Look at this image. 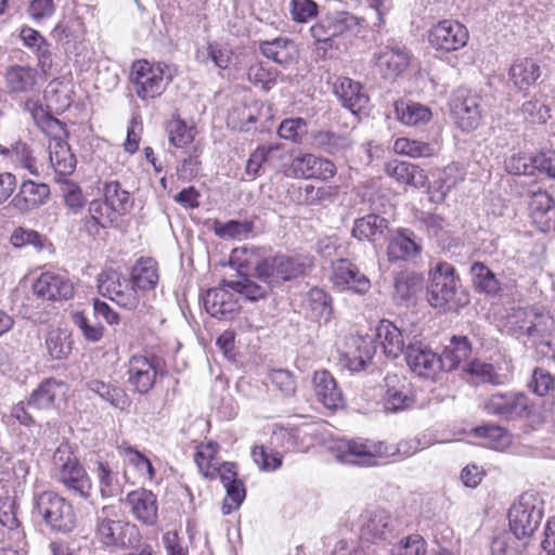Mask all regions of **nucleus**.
<instances>
[{
    "label": "nucleus",
    "mask_w": 555,
    "mask_h": 555,
    "mask_svg": "<svg viewBox=\"0 0 555 555\" xmlns=\"http://www.w3.org/2000/svg\"><path fill=\"white\" fill-rule=\"evenodd\" d=\"M506 327L517 338H526L541 357L555 359V320L544 308L514 309L507 315Z\"/></svg>",
    "instance_id": "f257e3e1"
},
{
    "label": "nucleus",
    "mask_w": 555,
    "mask_h": 555,
    "mask_svg": "<svg viewBox=\"0 0 555 555\" xmlns=\"http://www.w3.org/2000/svg\"><path fill=\"white\" fill-rule=\"evenodd\" d=\"M232 261L238 264L240 270L254 268L259 281L272 284L296 279L306 271V263L299 257L276 255L261 259L260 250L254 247L234 249Z\"/></svg>",
    "instance_id": "f03ea898"
},
{
    "label": "nucleus",
    "mask_w": 555,
    "mask_h": 555,
    "mask_svg": "<svg viewBox=\"0 0 555 555\" xmlns=\"http://www.w3.org/2000/svg\"><path fill=\"white\" fill-rule=\"evenodd\" d=\"M52 477L72 495L89 499L92 483L85 467L68 446H60L52 457Z\"/></svg>",
    "instance_id": "7ed1b4c3"
},
{
    "label": "nucleus",
    "mask_w": 555,
    "mask_h": 555,
    "mask_svg": "<svg viewBox=\"0 0 555 555\" xmlns=\"http://www.w3.org/2000/svg\"><path fill=\"white\" fill-rule=\"evenodd\" d=\"M332 451L338 462L359 466H373L379 459L390 456L389 448L382 441L364 438L334 441Z\"/></svg>",
    "instance_id": "20e7f679"
},
{
    "label": "nucleus",
    "mask_w": 555,
    "mask_h": 555,
    "mask_svg": "<svg viewBox=\"0 0 555 555\" xmlns=\"http://www.w3.org/2000/svg\"><path fill=\"white\" fill-rule=\"evenodd\" d=\"M543 517L542 501L533 492L522 493L508 511L511 532L518 540H528Z\"/></svg>",
    "instance_id": "39448f33"
},
{
    "label": "nucleus",
    "mask_w": 555,
    "mask_h": 555,
    "mask_svg": "<svg viewBox=\"0 0 555 555\" xmlns=\"http://www.w3.org/2000/svg\"><path fill=\"white\" fill-rule=\"evenodd\" d=\"M34 512L54 531L69 532L75 527L73 506L53 491H43L34 496Z\"/></svg>",
    "instance_id": "423d86ee"
},
{
    "label": "nucleus",
    "mask_w": 555,
    "mask_h": 555,
    "mask_svg": "<svg viewBox=\"0 0 555 555\" xmlns=\"http://www.w3.org/2000/svg\"><path fill=\"white\" fill-rule=\"evenodd\" d=\"M362 22L363 20L349 12H333L315 23L310 28V33L317 41L333 46L338 38L347 39L357 36L362 27Z\"/></svg>",
    "instance_id": "0eeeda50"
},
{
    "label": "nucleus",
    "mask_w": 555,
    "mask_h": 555,
    "mask_svg": "<svg viewBox=\"0 0 555 555\" xmlns=\"http://www.w3.org/2000/svg\"><path fill=\"white\" fill-rule=\"evenodd\" d=\"M139 260L133 266L131 280L128 281L122 279L121 275L115 270H105L98 278V289L99 293L109 298L120 307L126 309H134L139 304L135 285L139 280V275L135 273V268Z\"/></svg>",
    "instance_id": "6e6552de"
},
{
    "label": "nucleus",
    "mask_w": 555,
    "mask_h": 555,
    "mask_svg": "<svg viewBox=\"0 0 555 555\" xmlns=\"http://www.w3.org/2000/svg\"><path fill=\"white\" fill-rule=\"evenodd\" d=\"M111 507L105 506L98 513L96 535L106 546L137 550L139 530L135 525L109 518Z\"/></svg>",
    "instance_id": "1a4fd4ad"
},
{
    "label": "nucleus",
    "mask_w": 555,
    "mask_h": 555,
    "mask_svg": "<svg viewBox=\"0 0 555 555\" xmlns=\"http://www.w3.org/2000/svg\"><path fill=\"white\" fill-rule=\"evenodd\" d=\"M428 301L435 308L450 306L457 292L459 281L454 268L448 262H438L429 272Z\"/></svg>",
    "instance_id": "9d476101"
},
{
    "label": "nucleus",
    "mask_w": 555,
    "mask_h": 555,
    "mask_svg": "<svg viewBox=\"0 0 555 555\" xmlns=\"http://www.w3.org/2000/svg\"><path fill=\"white\" fill-rule=\"evenodd\" d=\"M483 410L501 420H517L528 414L529 399L517 391L494 392L485 399Z\"/></svg>",
    "instance_id": "9b49d317"
},
{
    "label": "nucleus",
    "mask_w": 555,
    "mask_h": 555,
    "mask_svg": "<svg viewBox=\"0 0 555 555\" xmlns=\"http://www.w3.org/2000/svg\"><path fill=\"white\" fill-rule=\"evenodd\" d=\"M411 55L408 49L395 40H388L374 54L377 72L385 79L393 80L403 74L410 65Z\"/></svg>",
    "instance_id": "f8f14e48"
},
{
    "label": "nucleus",
    "mask_w": 555,
    "mask_h": 555,
    "mask_svg": "<svg viewBox=\"0 0 555 555\" xmlns=\"http://www.w3.org/2000/svg\"><path fill=\"white\" fill-rule=\"evenodd\" d=\"M455 125L465 132L477 129L482 120L481 98L466 90H457L451 102Z\"/></svg>",
    "instance_id": "ddd939ff"
},
{
    "label": "nucleus",
    "mask_w": 555,
    "mask_h": 555,
    "mask_svg": "<svg viewBox=\"0 0 555 555\" xmlns=\"http://www.w3.org/2000/svg\"><path fill=\"white\" fill-rule=\"evenodd\" d=\"M469 35L467 28L457 21L443 20L429 30V43L438 51L452 52L466 46Z\"/></svg>",
    "instance_id": "4468645a"
},
{
    "label": "nucleus",
    "mask_w": 555,
    "mask_h": 555,
    "mask_svg": "<svg viewBox=\"0 0 555 555\" xmlns=\"http://www.w3.org/2000/svg\"><path fill=\"white\" fill-rule=\"evenodd\" d=\"M330 280L333 286L340 292L366 294L371 289L370 279L350 260L340 258L332 263Z\"/></svg>",
    "instance_id": "2eb2a0df"
},
{
    "label": "nucleus",
    "mask_w": 555,
    "mask_h": 555,
    "mask_svg": "<svg viewBox=\"0 0 555 555\" xmlns=\"http://www.w3.org/2000/svg\"><path fill=\"white\" fill-rule=\"evenodd\" d=\"M405 360L410 369L424 378H433L440 371L439 356L416 337L406 345Z\"/></svg>",
    "instance_id": "dca6fc26"
},
{
    "label": "nucleus",
    "mask_w": 555,
    "mask_h": 555,
    "mask_svg": "<svg viewBox=\"0 0 555 555\" xmlns=\"http://www.w3.org/2000/svg\"><path fill=\"white\" fill-rule=\"evenodd\" d=\"M34 293L43 300L69 299L74 294V285L66 273L42 272L33 285Z\"/></svg>",
    "instance_id": "f3484780"
},
{
    "label": "nucleus",
    "mask_w": 555,
    "mask_h": 555,
    "mask_svg": "<svg viewBox=\"0 0 555 555\" xmlns=\"http://www.w3.org/2000/svg\"><path fill=\"white\" fill-rule=\"evenodd\" d=\"M376 351L374 341L369 336H349L340 353V363L351 372L362 371Z\"/></svg>",
    "instance_id": "a211bd4d"
},
{
    "label": "nucleus",
    "mask_w": 555,
    "mask_h": 555,
    "mask_svg": "<svg viewBox=\"0 0 555 555\" xmlns=\"http://www.w3.org/2000/svg\"><path fill=\"white\" fill-rule=\"evenodd\" d=\"M289 176L302 179L328 180L336 173L333 162L313 154L296 156L289 166Z\"/></svg>",
    "instance_id": "6ab92c4d"
},
{
    "label": "nucleus",
    "mask_w": 555,
    "mask_h": 555,
    "mask_svg": "<svg viewBox=\"0 0 555 555\" xmlns=\"http://www.w3.org/2000/svg\"><path fill=\"white\" fill-rule=\"evenodd\" d=\"M385 386L383 404L387 412L397 413L413 406L415 397L405 378L388 374L385 377Z\"/></svg>",
    "instance_id": "aec40b11"
},
{
    "label": "nucleus",
    "mask_w": 555,
    "mask_h": 555,
    "mask_svg": "<svg viewBox=\"0 0 555 555\" xmlns=\"http://www.w3.org/2000/svg\"><path fill=\"white\" fill-rule=\"evenodd\" d=\"M68 391V385L56 378L42 380L28 398L27 405L37 410H50L59 406L64 401Z\"/></svg>",
    "instance_id": "412c9836"
},
{
    "label": "nucleus",
    "mask_w": 555,
    "mask_h": 555,
    "mask_svg": "<svg viewBox=\"0 0 555 555\" xmlns=\"http://www.w3.org/2000/svg\"><path fill=\"white\" fill-rule=\"evenodd\" d=\"M392 520L384 509H370L361 516V540L386 541L392 537Z\"/></svg>",
    "instance_id": "4be33fe9"
},
{
    "label": "nucleus",
    "mask_w": 555,
    "mask_h": 555,
    "mask_svg": "<svg viewBox=\"0 0 555 555\" xmlns=\"http://www.w3.org/2000/svg\"><path fill=\"white\" fill-rule=\"evenodd\" d=\"M206 311L214 318L227 319L238 311L237 296L224 286L208 289L204 297Z\"/></svg>",
    "instance_id": "5701e85b"
},
{
    "label": "nucleus",
    "mask_w": 555,
    "mask_h": 555,
    "mask_svg": "<svg viewBox=\"0 0 555 555\" xmlns=\"http://www.w3.org/2000/svg\"><path fill=\"white\" fill-rule=\"evenodd\" d=\"M422 251V244L416 240L413 231L399 229L391 236L387 247L389 261H409L416 258Z\"/></svg>",
    "instance_id": "b1692460"
},
{
    "label": "nucleus",
    "mask_w": 555,
    "mask_h": 555,
    "mask_svg": "<svg viewBox=\"0 0 555 555\" xmlns=\"http://www.w3.org/2000/svg\"><path fill=\"white\" fill-rule=\"evenodd\" d=\"M313 391L317 400L326 409L336 410L344 404L343 391L328 371H317L312 377Z\"/></svg>",
    "instance_id": "393cba45"
},
{
    "label": "nucleus",
    "mask_w": 555,
    "mask_h": 555,
    "mask_svg": "<svg viewBox=\"0 0 555 555\" xmlns=\"http://www.w3.org/2000/svg\"><path fill=\"white\" fill-rule=\"evenodd\" d=\"M300 309L311 321L326 324L333 315L332 298L323 289L312 288L305 294Z\"/></svg>",
    "instance_id": "a878e982"
},
{
    "label": "nucleus",
    "mask_w": 555,
    "mask_h": 555,
    "mask_svg": "<svg viewBox=\"0 0 555 555\" xmlns=\"http://www.w3.org/2000/svg\"><path fill=\"white\" fill-rule=\"evenodd\" d=\"M167 66L162 63L151 64L141 60V99H155L166 89L169 76H165Z\"/></svg>",
    "instance_id": "bb28decb"
},
{
    "label": "nucleus",
    "mask_w": 555,
    "mask_h": 555,
    "mask_svg": "<svg viewBox=\"0 0 555 555\" xmlns=\"http://www.w3.org/2000/svg\"><path fill=\"white\" fill-rule=\"evenodd\" d=\"M50 196V188L46 183L25 180L12 198V205L20 211H29L44 205Z\"/></svg>",
    "instance_id": "cd10ccee"
},
{
    "label": "nucleus",
    "mask_w": 555,
    "mask_h": 555,
    "mask_svg": "<svg viewBox=\"0 0 555 555\" xmlns=\"http://www.w3.org/2000/svg\"><path fill=\"white\" fill-rule=\"evenodd\" d=\"M529 209L532 221L540 231H555V205L547 192L541 190L533 192Z\"/></svg>",
    "instance_id": "c85d7f7f"
},
{
    "label": "nucleus",
    "mask_w": 555,
    "mask_h": 555,
    "mask_svg": "<svg viewBox=\"0 0 555 555\" xmlns=\"http://www.w3.org/2000/svg\"><path fill=\"white\" fill-rule=\"evenodd\" d=\"M259 50L264 57L284 67L295 64L299 55L297 44L287 37L262 41Z\"/></svg>",
    "instance_id": "c756f323"
},
{
    "label": "nucleus",
    "mask_w": 555,
    "mask_h": 555,
    "mask_svg": "<svg viewBox=\"0 0 555 555\" xmlns=\"http://www.w3.org/2000/svg\"><path fill=\"white\" fill-rule=\"evenodd\" d=\"M230 262L232 266L236 267V270L238 272V280L225 282V285L232 291H234L236 295L240 294L243 295L248 300L256 301L263 298L271 289V286L273 285L272 283H267L262 281H260V283H257L256 281L251 280L248 276L249 272H255L254 268H249L248 270L246 268H243L242 270H240L238 264L232 261V257L230 258Z\"/></svg>",
    "instance_id": "7c9ffc66"
},
{
    "label": "nucleus",
    "mask_w": 555,
    "mask_h": 555,
    "mask_svg": "<svg viewBox=\"0 0 555 555\" xmlns=\"http://www.w3.org/2000/svg\"><path fill=\"white\" fill-rule=\"evenodd\" d=\"M49 159L54 168L56 182L67 179L76 169V156L67 141L50 142Z\"/></svg>",
    "instance_id": "2f4dec72"
},
{
    "label": "nucleus",
    "mask_w": 555,
    "mask_h": 555,
    "mask_svg": "<svg viewBox=\"0 0 555 555\" xmlns=\"http://www.w3.org/2000/svg\"><path fill=\"white\" fill-rule=\"evenodd\" d=\"M20 37L24 46L36 54L41 72L47 74L53 65L50 43L38 30L27 26L21 29Z\"/></svg>",
    "instance_id": "473e14b6"
},
{
    "label": "nucleus",
    "mask_w": 555,
    "mask_h": 555,
    "mask_svg": "<svg viewBox=\"0 0 555 555\" xmlns=\"http://www.w3.org/2000/svg\"><path fill=\"white\" fill-rule=\"evenodd\" d=\"M335 93L341 101L343 106L350 109L353 114L364 109L369 103V96L363 91L361 83L349 78L340 79L339 83L335 87Z\"/></svg>",
    "instance_id": "72a5a7b5"
},
{
    "label": "nucleus",
    "mask_w": 555,
    "mask_h": 555,
    "mask_svg": "<svg viewBox=\"0 0 555 555\" xmlns=\"http://www.w3.org/2000/svg\"><path fill=\"white\" fill-rule=\"evenodd\" d=\"M540 76V64L530 57H519L515 60L508 70L509 80L519 90H525L534 85Z\"/></svg>",
    "instance_id": "f704fd0d"
},
{
    "label": "nucleus",
    "mask_w": 555,
    "mask_h": 555,
    "mask_svg": "<svg viewBox=\"0 0 555 555\" xmlns=\"http://www.w3.org/2000/svg\"><path fill=\"white\" fill-rule=\"evenodd\" d=\"M386 172L403 184L423 188L427 183V176L418 166L400 160H391L386 164Z\"/></svg>",
    "instance_id": "c9c22d12"
},
{
    "label": "nucleus",
    "mask_w": 555,
    "mask_h": 555,
    "mask_svg": "<svg viewBox=\"0 0 555 555\" xmlns=\"http://www.w3.org/2000/svg\"><path fill=\"white\" fill-rule=\"evenodd\" d=\"M377 337L387 357L397 358L403 352L405 346L403 334L392 322L380 321Z\"/></svg>",
    "instance_id": "e433bc0d"
},
{
    "label": "nucleus",
    "mask_w": 555,
    "mask_h": 555,
    "mask_svg": "<svg viewBox=\"0 0 555 555\" xmlns=\"http://www.w3.org/2000/svg\"><path fill=\"white\" fill-rule=\"evenodd\" d=\"M387 228L385 218L370 214L354 221L352 235L359 241L374 242L384 235Z\"/></svg>",
    "instance_id": "4c0bfd02"
},
{
    "label": "nucleus",
    "mask_w": 555,
    "mask_h": 555,
    "mask_svg": "<svg viewBox=\"0 0 555 555\" xmlns=\"http://www.w3.org/2000/svg\"><path fill=\"white\" fill-rule=\"evenodd\" d=\"M470 345L465 336H453L440 358V371H452L470 354Z\"/></svg>",
    "instance_id": "58836bf2"
},
{
    "label": "nucleus",
    "mask_w": 555,
    "mask_h": 555,
    "mask_svg": "<svg viewBox=\"0 0 555 555\" xmlns=\"http://www.w3.org/2000/svg\"><path fill=\"white\" fill-rule=\"evenodd\" d=\"M395 111L398 120L406 126L427 124L433 117L428 106L416 102L398 101L395 104Z\"/></svg>",
    "instance_id": "ea45409f"
},
{
    "label": "nucleus",
    "mask_w": 555,
    "mask_h": 555,
    "mask_svg": "<svg viewBox=\"0 0 555 555\" xmlns=\"http://www.w3.org/2000/svg\"><path fill=\"white\" fill-rule=\"evenodd\" d=\"M46 348L52 359H66L73 349L72 334L63 328L49 331L46 337Z\"/></svg>",
    "instance_id": "a19ab883"
},
{
    "label": "nucleus",
    "mask_w": 555,
    "mask_h": 555,
    "mask_svg": "<svg viewBox=\"0 0 555 555\" xmlns=\"http://www.w3.org/2000/svg\"><path fill=\"white\" fill-rule=\"evenodd\" d=\"M36 70L26 66H12L5 74L7 86L11 92H29L35 88Z\"/></svg>",
    "instance_id": "79ce46f5"
},
{
    "label": "nucleus",
    "mask_w": 555,
    "mask_h": 555,
    "mask_svg": "<svg viewBox=\"0 0 555 555\" xmlns=\"http://www.w3.org/2000/svg\"><path fill=\"white\" fill-rule=\"evenodd\" d=\"M470 274L475 287L489 296H495L501 291V283L495 274L482 262H474Z\"/></svg>",
    "instance_id": "37998d69"
},
{
    "label": "nucleus",
    "mask_w": 555,
    "mask_h": 555,
    "mask_svg": "<svg viewBox=\"0 0 555 555\" xmlns=\"http://www.w3.org/2000/svg\"><path fill=\"white\" fill-rule=\"evenodd\" d=\"M218 448L219 446L212 441L202 443L196 448L194 460L199 472L206 478H216V469L217 465H219L217 457Z\"/></svg>",
    "instance_id": "c03bdc74"
},
{
    "label": "nucleus",
    "mask_w": 555,
    "mask_h": 555,
    "mask_svg": "<svg viewBox=\"0 0 555 555\" xmlns=\"http://www.w3.org/2000/svg\"><path fill=\"white\" fill-rule=\"evenodd\" d=\"M167 132L170 144L176 147H184L194 140L196 131L193 125H189L175 114L167 124Z\"/></svg>",
    "instance_id": "a18cd8bd"
},
{
    "label": "nucleus",
    "mask_w": 555,
    "mask_h": 555,
    "mask_svg": "<svg viewBox=\"0 0 555 555\" xmlns=\"http://www.w3.org/2000/svg\"><path fill=\"white\" fill-rule=\"evenodd\" d=\"M88 389L109 402L114 408L125 410L129 406V399L121 388L112 387L99 379H92L88 383Z\"/></svg>",
    "instance_id": "49530a36"
},
{
    "label": "nucleus",
    "mask_w": 555,
    "mask_h": 555,
    "mask_svg": "<svg viewBox=\"0 0 555 555\" xmlns=\"http://www.w3.org/2000/svg\"><path fill=\"white\" fill-rule=\"evenodd\" d=\"M314 144L330 154H336L348 150L352 141L346 133H335L332 131H319L314 134Z\"/></svg>",
    "instance_id": "de8ad7c7"
},
{
    "label": "nucleus",
    "mask_w": 555,
    "mask_h": 555,
    "mask_svg": "<svg viewBox=\"0 0 555 555\" xmlns=\"http://www.w3.org/2000/svg\"><path fill=\"white\" fill-rule=\"evenodd\" d=\"M475 434L486 439V444L496 451H503L511 444V436L505 428L499 425L487 424L479 426L475 429Z\"/></svg>",
    "instance_id": "09e8293b"
},
{
    "label": "nucleus",
    "mask_w": 555,
    "mask_h": 555,
    "mask_svg": "<svg viewBox=\"0 0 555 555\" xmlns=\"http://www.w3.org/2000/svg\"><path fill=\"white\" fill-rule=\"evenodd\" d=\"M85 34L83 24L79 18H64L60 21L53 28L51 35L64 44H68L72 40L80 39Z\"/></svg>",
    "instance_id": "8fccbe9b"
},
{
    "label": "nucleus",
    "mask_w": 555,
    "mask_h": 555,
    "mask_svg": "<svg viewBox=\"0 0 555 555\" xmlns=\"http://www.w3.org/2000/svg\"><path fill=\"white\" fill-rule=\"evenodd\" d=\"M104 197L118 215L126 214L133 205V199L129 192L122 190L117 181H112L105 184Z\"/></svg>",
    "instance_id": "3c124183"
},
{
    "label": "nucleus",
    "mask_w": 555,
    "mask_h": 555,
    "mask_svg": "<svg viewBox=\"0 0 555 555\" xmlns=\"http://www.w3.org/2000/svg\"><path fill=\"white\" fill-rule=\"evenodd\" d=\"M256 465L264 472H274L281 467L283 454L271 446H257L251 451Z\"/></svg>",
    "instance_id": "603ef678"
},
{
    "label": "nucleus",
    "mask_w": 555,
    "mask_h": 555,
    "mask_svg": "<svg viewBox=\"0 0 555 555\" xmlns=\"http://www.w3.org/2000/svg\"><path fill=\"white\" fill-rule=\"evenodd\" d=\"M423 287V278L415 273H400L395 279V296L401 300L414 297Z\"/></svg>",
    "instance_id": "864d4df0"
},
{
    "label": "nucleus",
    "mask_w": 555,
    "mask_h": 555,
    "mask_svg": "<svg viewBox=\"0 0 555 555\" xmlns=\"http://www.w3.org/2000/svg\"><path fill=\"white\" fill-rule=\"evenodd\" d=\"M393 151L409 157H428L434 155L435 149L429 143H424L409 138H399L393 143Z\"/></svg>",
    "instance_id": "5fc2aeb1"
},
{
    "label": "nucleus",
    "mask_w": 555,
    "mask_h": 555,
    "mask_svg": "<svg viewBox=\"0 0 555 555\" xmlns=\"http://www.w3.org/2000/svg\"><path fill=\"white\" fill-rule=\"evenodd\" d=\"M96 478L103 498H112L119 492L117 473L113 470L108 463L98 462Z\"/></svg>",
    "instance_id": "6e6d98bb"
},
{
    "label": "nucleus",
    "mask_w": 555,
    "mask_h": 555,
    "mask_svg": "<svg viewBox=\"0 0 555 555\" xmlns=\"http://www.w3.org/2000/svg\"><path fill=\"white\" fill-rule=\"evenodd\" d=\"M215 233L220 238L224 240H242L246 238L249 233L253 231V225L249 221H237L230 220L228 222H215Z\"/></svg>",
    "instance_id": "4d7b16f0"
},
{
    "label": "nucleus",
    "mask_w": 555,
    "mask_h": 555,
    "mask_svg": "<svg viewBox=\"0 0 555 555\" xmlns=\"http://www.w3.org/2000/svg\"><path fill=\"white\" fill-rule=\"evenodd\" d=\"M298 430L294 428H285L283 426H274L270 438V446L283 452L295 451L298 449Z\"/></svg>",
    "instance_id": "13d9d810"
},
{
    "label": "nucleus",
    "mask_w": 555,
    "mask_h": 555,
    "mask_svg": "<svg viewBox=\"0 0 555 555\" xmlns=\"http://www.w3.org/2000/svg\"><path fill=\"white\" fill-rule=\"evenodd\" d=\"M0 524L8 528L10 532V539L16 543L24 540L25 533L21 528V522L16 516V509L13 503H3L0 506Z\"/></svg>",
    "instance_id": "bf43d9fd"
},
{
    "label": "nucleus",
    "mask_w": 555,
    "mask_h": 555,
    "mask_svg": "<svg viewBox=\"0 0 555 555\" xmlns=\"http://www.w3.org/2000/svg\"><path fill=\"white\" fill-rule=\"evenodd\" d=\"M288 11L293 22L305 24L318 15L319 9L313 0H291Z\"/></svg>",
    "instance_id": "052dcab7"
},
{
    "label": "nucleus",
    "mask_w": 555,
    "mask_h": 555,
    "mask_svg": "<svg viewBox=\"0 0 555 555\" xmlns=\"http://www.w3.org/2000/svg\"><path fill=\"white\" fill-rule=\"evenodd\" d=\"M73 322L81 332L83 338L90 343H98L103 337L104 327L98 322L91 321L83 312H75Z\"/></svg>",
    "instance_id": "680f3d73"
},
{
    "label": "nucleus",
    "mask_w": 555,
    "mask_h": 555,
    "mask_svg": "<svg viewBox=\"0 0 555 555\" xmlns=\"http://www.w3.org/2000/svg\"><path fill=\"white\" fill-rule=\"evenodd\" d=\"M57 183L60 184L65 205L73 212H78L86 204L80 186L68 179H63Z\"/></svg>",
    "instance_id": "e2e57ef3"
},
{
    "label": "nucleus",
    "mask_w": 555,
    "mask_h": 555,
    "mask_svg": "<svg viewBox=\"0 0 555 555\" xmlns=\"http://www.w3.org/2000/svg\"><path fill=\"white\" fill-rule=\"evenodd\" d=\"M307 122L302 118H288L281 122L278 133L284 139L294 143H300L307 134Z\"/></svg>",
    "instance_id": "0e129e2a"
},
{
    "label": "nucleus",
    "mask_w": 555,
    "mask_h": 555,
    "mask_svg": "<svg viewBox=\"0 0 555 555\" xmlns=\"http://www.w3.org/2000/svg\"><path fill=\"white\" fill-rule=\"evenodd\" d=\"M36 124L48 137H50V142L66 141L68 137L65 124L52 115L42 113V116Z\"/></svg>",
    "instance_id": "69168bd1"
},
{
    "label": "nucleus",
    "mask_w": 555,
    "mask_h": 555,
    "mask_svg": "<svg viewBox=\"0 0 555 555\" xmlns=\"http://www.w3.org/2000/svg\"><path fill=\"white\" fill-rule=\"evenodd\" d=\"M89 215L98 220L102 228L113 225L119 216L105 198L104 201L93 199L89 205Z\"/></svg>",
    "instance_id": "338daca9"
},
{
    "label": "nucleus",
    "mask_w": 555,
    "mask_h": 555,
    "mask_svg": "<svg viewBox=\"0 0 555 555\" xmlns=\"http://www.w3.org/2000/svg\"><path fill=\"white\" fill-rule=\"evenodd\" d=\"M378 551V555H382ZM426 552L425 541L420 535H410L393 545L389 555H423Z\"/></svg>",
    "instance_id": "774afa93"
}]
</instances>
